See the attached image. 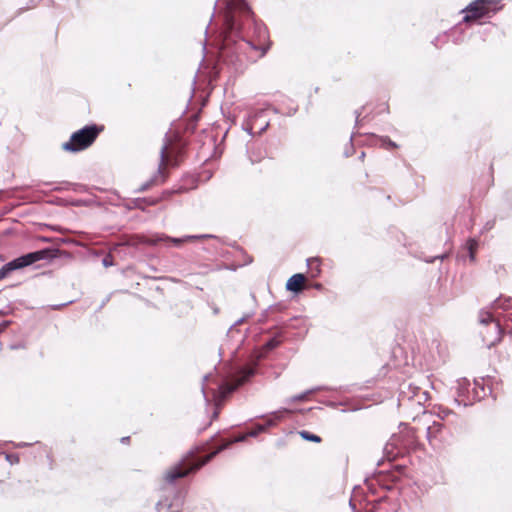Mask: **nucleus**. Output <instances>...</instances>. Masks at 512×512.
<instances>
[{
  "instance_id": "f03ea898",
  "label": "nucleus",
  "mask_w": 512,
  "mask_h": 512,
  "mask_svg": "<svg viewBox=\"0 0 512 512\" xmlns=\"http://www.w3.org/2000/svg\"><path fill=\"white\" fill-rule=\"evenodd\" d=\"M198 459L186 457L169 467L163 474V482L159 489V500L156 503V511L179 512L184 504L185 490L176 485L178 479L184 478L189 473L198 470Z\"/></svg>"
},
{
  "instance_id": "72a5a7b5",
  "label": "nucleus",
  "mask_w": 512,
  "mask_h": 512,
  "mask_svg": "<svg viewBox=\"0 0 512 512\" xmlns=\"http://www.w3.org/2000/svg\"><path fill=\"white\" fill-rule=\"evenodd\" d=\"M129 440V437H123L122 442H127Z\"/></svg>"
},
{
  "instance_id": "a211bd4d",
  "label": "nucleus",
  "mask_w": 512,
  "mask_h": 512,
  "mask_svg": "<svg viewBox=\"0 0 512 512\" xmlns=\"http://www.w3.org/2000/svg\"><path fill=\"white\" fill-rule=\"evenodd\" d=\"M449 36H450V37H452V42H453L454 44H460V43H462V42L464 41V35H463V33L460 31V28H459V27H455V28L451 31V33H450V35H449Z\"/></svg>"
},
{
  "instance_id": "39448f33",
  "label": "nucleus",
  "mask_w": 512,
  "mask_h": 512,
  "mask_svg": "<svg viewBox=\"0 0 512 512\" xmlns=\"http://www.w3.org/2000/svg\"><path fill=\"white\" fill-rule=\"evenodd\" d=\"M53 250L49 248L27 253L6 263L0 269V280L7 277L11 272L30 266L40 260L53 258Z\"/></svg>"
},
{
  "instance_id": "20e7f679",
  "label": "nucleus",
  "mask_w": 512,
  "mask_h": 512,
  "mask_svg": "<svg viewBox=\"0 0 512 512\" xmlns=\"http://www.w3.org/2000/svg\"><path fill=\"white\" fill-rule=\"evenodd\" d=\"M101 128L96 124L87 125L74 132L69 141L62 144V149L68 152H79L93 144L98 137Z\"/></svg>"
},
{
  "instance_id": "473e14b6",
  "label": "nucleus",
  "mask_w": 512,
  "mask_h": 512,
  "mask_svg": "<svg viewBox=\"0 0 512 512\" xmlns=\"http://www.w3.org/2000/svg\"><path fill=\"white\" fill-rule=\"evenodd\" d=\"M8 324H9V322H7V321H6V322H3L2 327H3V328H5V327H7V326H8Z\"/></svg>"
},
{
  "instance_id": "f8f14e48",
  "label": "nucleus",
  "mask_w": 512,
  "mask_h": 512,
  "mask_svg": "<svg viewBox=\"0 0 512 512\" xmlns=\"http://www.w3.org/2000/svg\"><path fill=\"white\" fill-rule=\"evenodd\" d=\"M479 322L483 325H487L490 323L493 324L494 330L496 332V338L492 342V344H494V342H496V341L501 340V333H502L501 325L498 321H496L494 319L492 313L489 310L482 309L479 311Z\"/></svg>"
},
{
  "instance_id": "5701e85b",
  "label": "nucleus",
  "mask_w": 512,
  "mask_h": 512,
  "mask_svg": "<svg viewBox=\"0 0 512 512\" xmlns=\"http://www.w3.org/2000/svg\"><path fill=\"white\" fill-rule=\"evenodd\" d=\"M211 377H212L211 374H207V375L203 376V383H202L201 390H202V393H203V396H204V399L206 402H209L208 395H207L206 382L209 381L211 379Z\"/></svg>"
},
{
  "instance_id": "b1692460",
  "label": "nucleus",
  "mask_w": 512,
  "mask_h": 512,
  "mask_svg": "<svg viewBox=\"0 0 512 512\" xmlns=\"http://www.w3.org/2000/svg\"><path fill=\"white\" fill-rule=\"evenodd\" d=\"M316 389H313V390H308V391H305L301 394H298V395H295L293 396L291 399H290V402H295V401H303L307 398V396L312 393L313 391H315Z\"/></svg>"
},
{
  "instance_id": "9d476101",
  "label": "nucleus",
  "mask_w": 512,
  "mask_h": 512,
  "mask_svg": "<svg viewBox=\"0 0 512 512\" xmlns=\"http://www.w3.org/2000/svg\"><path fill=\"white\" fill-rule=\"evenodd\" d=\"M170 153L171 151H169V143L165 142L160 149V163L157 172L149 181L143 183L138 188V192H144L147 189H149L152 185L157 184L159 182H164L165 176L163 175V168L169 162Z\"/></svg>"
},
{
  "instance_id": "f257e3e1",
  "label": "nucleus",
  "mask_w": 512,
  "mask_h": 512,
  "mask_svg": "<svg viewBox=\"0 0 512 512\" xmlns=\"http://www.w3.org/2000/svg\"><path fill=\"white\" fill-rule=\"evenodd\" d=\"M225 2L224 26L219 42V57L223 61L242 62L244 58L256 60L263 57L269 44L267 29L254 19L253 12L245 0H223Z\"/></svg>"
},
{
  "instance_id": "a878e982",
  "label": "nucleus",
  "mask_w": 512,
  "mask_h": 512,
  "mask_svg": "<svg viewBox=\"0 0 512 512\" xmlns=\"http://www.w3.org/2000/svg\"><path fill=\"white\" fill-rule=\"evenodd\" d=\"M279 345V341L275 338L273 339H270L267 343H266V347L267 349L271 350V349H274L275 347H277Z\"/></svg>"
},
{
  "instance_id": "6e6552de",
  "label": "nucleus",
  "mask_w": 512,
  "mask_h": 512,
  "mask_svg": "<svg viewBox=\"0 0 512 512\" xmlns=\"http://www.w3.org/2000/svg\"><path fill=\"white\" fill-rule=\"evenodd\" d=\"M449 436V430L441 421L434 420L426 427V438L432 447H440L447 442Z\"/></svg>"
},
{
  "instance_id": "6ab92c4d",
  "label": "nucleus",
  "mask_w": 512,
  "mask_h": 512,
  "mask_svg": "<svg viewBox=\"0 0 512 512\" xmlns=\"http://www.w3.org/2000/svg\"><path fill=\"white\" fill-rule=\"evenodd\" d=\"M299 434L304 440H307V441H312V442H316V443H319L321 441V438L318 435L312 434L306 430L300 431Z\"/></svg>"
},
{
  "instance_id": "4be33fe9",
  "label": "nucleus",
  "mask_w": 512,
  "mask_h": 512,
  "mask_svg": "<svg viewBox=\"0 0 512 512\" xmlns=\"http://www.w3.org/2000/svg\"><path fill=\"white\" fill-rule=\"evenodd\" d=\"M381 142L382 146L386 149H394L398 147V145L388 137H382Z\"/></svg>"
},
{
  "instance_id": "ddd939ff",
  "label": "nucleus",
  "mask_w": 512,
  "mask_h": 512,
  "mask_svg": "<svg viewBox=\"0 0 512 512\" xmlns=\"http://www.w3.org/2000/svg\"><path fill=\"white\" fill-rule=\"evenodd\" d=\"M304 282L305 276L303 274H294L288 279L286 283V289L295 293L300 292Z\"/></svg>"
},
{
  "instance_id": "f704fd0d",
  "label": "nucleus",
  "mask_w": 512,
  "mask_h": 512,
  "mask_svg": "<svg viewBox=\"0 0 512 512\" xmlns=\"http://www.w3.org/2000/svg\"><path fill=\"white\" fill-rule=\"evenodd\" d=\"M430 415H431V414H430V413H427V412H424V413H423V416H424V417H428V416H430Z\"/></svg>"
},
{
  "instance_id": "423d86ee",
  "label": "nucleus",
  "mask_w": 512,
  "mask_h": 512,
  "mask_svg": "<svg viewBox=\"0 0 512 512\" xmlns=\"http://www.w3.org/2000/svg\"><path fill=\"white\" fill-rule=\"evenodd\" d=\"M480 390H484L480 382L474 380L473 384H471L467 378L458 379L456 386L457 396L454 398V402L458 406H470L482 398Z\"/></svg>"
},
{
  "instance_id": "0eeeda50",
  "label": "nucleus",
  "mask_w": 512,
  "mask_h": 512,
  "mask_svg": "<svg viewBox=\"0 0 512 512\" xmlns=\"http://www.w3.org/2000/svg\"><path fill=\"white\" fill-rule=\"evenodd\" d=\"M212 237L211 235H186L183 237L175 238L165 234H154L146 237L143 243L147 245H157L160 242H165L167 246L180 247L182 244L192 242L201 238Z\"/></svg>"
},
{
  "instance_id": "393cba45",
  "label": "nucleus",
  "mask_w": 512,
  "mask_h": 512,
  "mask_svg": "<svg viewBox=\"0 0 512 512\" xmlns=\"http://www.w3.org/2000/svg\"><path fill=\"white\" fill-rule=\"evenodd\" d=\"M6 460L11 464H18L20 461V458L17 454H6Z\"/></svg>"
},
{
  "instance_id": "2f4dec72",
  "label": "nucleus",
  "mask_w": 512,
  "mask_h": 512,
  "mask_svg": "<svg viewBox=\"0 0 512 512\" xmlns=\"http://www.w3.org/2000/svg\"><path fill=\"white\" fill-rule=\"evenodd\" d=\"M243 321H244V319H243V318H241V319L237 320L233 326L239 325V324H241Z\"/></svg>"
},
{
  "instance_id": "7ed1b4c3",
  "label": "nucleus",
  "mask_w": 512,
  "mask_h": 512,
  "mask_svg": "<svg viewBox=\"0 0 512 512\" xmlns=\"http://www.w3.org/2000/svg\"><path fill=\"white\" fill-rule=\"evenodd\" d=\"M255 373V369L252 367H245L239 372V376L233 382H225L217 384V389L212 390V400L215 405V411L213 418H217L219 409L223 405L226 397L235 391L240 385L245 383Z\"/></svg>"
},
{
  "instance_id": "4468645a",
  "label": "nucleus",
  "mask_w": 512,
  "mask_h": 512,
  "mask_svg": "<svg viewBox=\"0 0 512 512\" xmlns=\"http://www.w3.org/2000/svg\"><path fill=\"white\" fill-rule=\"evenodd\" d=\"M287 411H288L287 409H283V410H278V411H274L273 413H271L270 416L267 418L266 422L263 424L264 426H266V430L270 427L275 426L276 422L281 420L283 417V414Z\"/></svg>"
},
{
  "instance_id": "bb28decb",
  "label": "nucleus",
  "mask_w": 512,
  "mask_h": 512,
  "mask_svg": "<svg viewBox=\"0 0 512 512\" xmlns=\"http://www.w3.org/2000/svg\"><path fill=\"white\" fill-rule=\"evenodd\" d=\"M102 263H103V265H104L105 267L112 266V264H113V263H112V261H111V259H110L109 257H105V258L103 259Z\"/></svg>"
},
{
  "instance_id": "f3484780",
  "label": "nucleus",
  "mask_w": 512,
  "mask_h": 512,
  "mask_svg": "<svg viewBox=\"0 0 512 512\" xmlns=\"http://www.w3.org/2000/svg\"><path fill=\"white\" fill-rule=\"evenodd\" d=\"M478 248V241L474 238H469L465 244V249L468 252L469 259L471 262L475 261V254Z\"/></svg>"
},
{
  "instance_id": "e433bc0d",
  "label": "nucleus",
  "mask_w": 512,
  "mask_h": 512,
  "mask_svg": "<svg viewBox=\"0 0 512 512\" xmlns=\"http://www.w3.org/2000/svg\"><path fill=\"white\" fill-rule=\"evenodd\" d=\"M316 288H318V289L321 288V284H317Z\"/></svg>"
},
{
  "instance_id": "1a4fd4ad",
  "label": "nucleus",
  "mask_w": 512,
  "mask_h": 512,
  "mask_svg": "<svg viewBox=\"0 0 512 512\" xmlns=\"http://www.w3.org/2000/svg\"><path fill=\"white\" fill-rule=\"evenodd\" d=\"M492 2L487 0H475L470 3L465 9H463V13L465 14L463 17L464 22H470L473 20L481 19L490 14L492 11Z\"/></svg>"
},
{
  "instance_id": "c9c22d12",
  "label": "nucleus",
  "mask_w": 512,
  "mask_h": 512,
  "mask_svg": "<svg viewBox=\"0 0 512 512\" xmlns=\"http://www.w3.org/2000/svg\"><path fill=\"white\" fill-rule=\"evenodd\" d=\"M345 155H346V157H348V156H350L351 154H350L348 151H346V152H345Z\"/></svg>"
},
{
  "instance_id": "cd10ccee",
  "label": "nucleus",
  "mask_w": 512,
  "mask_h": 512,
  "mask_svg": "<svg viewBox=\"0 0 512 512\" xmlns=\"http://www.w3.org/2000/svg\"><path fill=\"white\" fill-rule=\"evenodd\" d=\"M269 126V122H265L263 125H261V127H259V131L258 133L261 134L263 133L264 131H266V129L268 128Z\"/></svg>"
},
{
  "instance_id": "2eb2a0df",
  "label": "nucleus",
  "mask_w": 512,
  "mask_h": 512,
  "mask_svg": "<svg viewBox=\"0 0 512 512\" xmlns=\"http://www.w3.org/2000/svg\"><path fill=\"white\" fill-rule=\"evenodd\" d=\"M264 113V110H260L258 112H255L253 115L249 116V121L246 123L245 126V130L248 132V134L253 135L254 129L256 127V119L258 117H261Z\"/></svg>"
},
{
  "instance_id": "7c9ffc66",
  "label": "nucleus",
  "mask_w": 512,
  "mask_h": 512,
  "mask_svg": "<svg viewBox=\"0 0 512 512\" xmlns=\"http://www.w3.org/2000/svg\"><path fill=\"white\" fill-rule=\"evenodd\" d=\"M355 113H356V124H358V122H359V117H360L361 113H360V112H358V111H356Z\"/></svg>"
},
{
  "instance_id": "9b49d317",
  "label": "nucleus",
  "mask_w": 512,
  "mask_h": 512,
  "mask_svg": "<svg viewBox=\"0 0 512 512\" xmlns=\"http://www.w3.org/2000/svg\"><path fill=\"white\" fill-rule=\"evenodd\" d=\"M247 437H249V435L246 434H242V435H239L237 437H235L234 439L222 444L221 446H219L215 451L211 452L210 454L204 456L203 458H200L198 459V467H202L204 466L205 464H207L209 461H211L218 453H220L221 451L227 449L231 444L233 443H237V442H243L247 439Z\"/></svg>"
},
{
  "instance_id": "c85d7f7f",
  "label": "nucleus",
  "mask_w": 512,
  "mask_h": 512,
  "mask_svg": "<svg viewBox=\"0 0 512 512\" xmlns=\"http://www.w3.org/2000/svg\"><path fill=\"white\" fill-rule=\"evenodd\" d=\"M29 445H31V444L30 443H26V442H20V443L15 444V447L23 448V447H27Z\"/></svg>"
},
{
  "instance_id": "aec40b11",
  "label": "nucleus",
  "mask_w": 512,
  "mask_h": 512,
  "mask_svg": "<svg viewBox=\"0 0 512 512\" xmlns=\"http://www.w3.org/2000/svg\"><path fill=\"white\" fill-rule=\"evenodd\" d=\"M450 415H454V412L452 410L440 407L437 413V416L439 418L438 421L442 422L443 420L447 419Z\"/></svg>"
},
{
  "instance_id": "dca6fc26",
  "label": "nucleus",
  "mask_w": 512,
  "mask_h": 512,
  "mask_svg": "<svg viewBox=\"0 0 512 512\" xmlns=\"http://www.w3.org/2000/svg\"><path fill=\"white\" fill-rule=\"evenodd\" d=\"M307 266L310 269V274L312 278H316L320 275V262L318 258H309L307 259Z\"/></svg>"
},
{
  "instance_id": "c756f323",
  "label": "nucleus",
  "mask_w": 512,
  "mask_h": 512,
  "mask_svg": "<svg viewBox=\"0 0 512 512\" xmlns=\"http://www.w3.org/2000/svg\"><path fill=\"white\" fill-rule=\"evenodd\" d=\"M19 348H24V345L23 344H17V345H11L10 346V349H12V350L19 349Z\"/></svg>"
},
{
  "instance_id": "412c9836",
  "label": "nucleus",
  "mask_w": 512,
  "mask_h": 512,
  "mask_svg": "<svg viewBox=\"0 0 512 512\" xmlns=\"http://www.w3.org/2000/svg\"><path fill=\"white\" fill-rule=\"evenodd\" d=\"M265 431H266V426L257 424L254 429L247 432V435H249V437H256L260 433L265 432Z\"/></svg>"
}]
</instances>
